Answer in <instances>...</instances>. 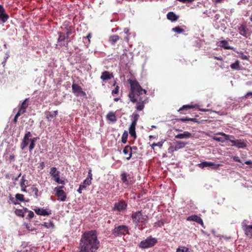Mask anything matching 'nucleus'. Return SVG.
<instances>
[{
  "instance_id": "12",
  "label": "nucleus",
  "mask_w": 252,
  "mask_h": 252,
  "mask_svg": "<svg viewBox=\"0 0 252 252\" xmlns=\"http://www.w3.org/2000/svg\"><path fill=\"white\" fill-rule=\"evenodd\" d=\"M239 33L242 36L248 38L251 35L250 30L248 29L246 25L241 24L238 28Z\"/></svg>"
},
{
  "instance_id": "44",
  "label": "nucleus",
  "mask_w": 252,
  "mask_h": 252,
  "mask_svg": "<svg viewBox=\"0 0 252 252\" xmlns=\"http://www.w3.org/2000/svg\"><path fill=\"white\" fill-rule=\"evenodd\" d=\"M164 225V222L162 220H158L156 222L154 223V227H162V226H163Z\"/></svg>"
},
{
  "instance_id": "15",
  "label": "nucleus",
  "mask_w": 252,
  "mask_h": 252,
  "mask_svg": "<svg viewBox=\"0 0 252 252\" xmlns=\"http://www.w3.org/2000/svg\"><path fill=\"white\" fill-rule=\"evenodd\" d=\"M34 211L35 213L37 215L43 216H49V215H51L52 213L51 211L50 210L44 209L43 208L40 209V208H36L34 209Z\"/></svg>"
},
{
  "instance_id": "45",
  "label": "nucleus",
  "mask_w": 252,
  "mask_h": 252,
  "mask_svg": "<svg viewBox=\"0 0 252 252\" xmlns=\"http://www.w3.org/2000/svg\"><path fill=\"white\" fill-rule=\"evenodd\" d=\"M230 67L233 69H235V70L241 69L240 64H231Z\"/></svg>"
},
{
  "instance_id": "21",
  "label": "nucleus",
  "mask_w": 252,
  "mask_h": 252,
  "mask_svg": "<svg viewBox=\"0 0 252 252\" xmlns=\"http://www.w3.org/2000/svg\"><path fill=\"white\" fill-rule=\"evenodd\" d=\"M243 228L247 236L252 237V225L246 224L243 226Z\"/></svg>"
},
{
  "instance_id": "43",
  "label": "nucleus",
  "mask_w": 252,
  "mask_h": 252,
  "mask_svg": "<svg viewBox=\"0 0 252 252\" xmlns=\"http://www.w3.org/2000/svg\"><path fill=\"white\" fill-rule=\"evenodd\" d=\"M139 115L138 114H133L132 121L131 123L137 124V122L139 119Z\"/></svg>"
},
{
  "instance_id": "23",
  "label": "nucleus",
  "mask_w": 252,
  "mask_h": 252,
  "mask_svg": "<svg viewBox=\"0 0 252 252\" xmlns=\"http://www.w3.org/2000/svg\"><path fill=\"white\" fill-rule=\"evenodd\" d=\"M198 107V105L195 104H188V105H184L182 107L179 108L178 110V112H181L184 110H188L189 109L197 108Z\"/></svg>"
},
{
  "instance_id": "60",
  "label": "nucleus",
  "mask_w": 252,
  "mask_h": 252,
  "mask_svg": "<svg viewBox=\"0 0 252 252\" xmlns=\"http://www.w3.org/2000/svg\"><path fill=\"white\" fill-rule=\"evenodd\" d=\"M9 158L11 161H14L15 159V156L13 154H11L10 155Z\"/></svg>"
},
{
  "instance_id": "39",
  "label": "nucleus",
  "mask_w": 252,
  "mask_h": 252,
  "mask_svg": "<svg viewBox=\"0 0 252 252\" xmlns=\"http://www.w3.org/2000/svg\"><path fill=\"white\" fill-rule=\"evenodd\" d=\"M15 214L19 217L23 218L24 217V212L22 209H16L15 211Z\"/></svg>"
},
{
  "instance_id": "51",
  "label": "nucleus",
  "mask_w": 252,
  "mask_h": 252,
  "mask_svg": "<svg viewBox=\"0 0 252 252\" xmlns=\"http://www.w3.org/2000/svg\"><path fill=\"white\" fill-rule=\"evenodd\" d=\"M124 32L126 34V37L125 38V40L127 42H128L129 41V37H128V30L127 29H125Z\"/></svg>"
},
{
  "instance_id": "49",
  "label": "nucleus",
  "mask_w": 252,
  "mask_h": 252,
  "mask_svg": "<svg viewBox=\"0 0 252 252\" xmlns=\"http://www.w3.org/2000/svg\"><path fill=\"white\" fill-rule=\"evenodd\" d=\"M239 56L241 59L243 60H248L249 59V57L247 56V55H244L243 53H241L240 54H239Z\"/></svg>"
},
{
  "instance_id": "3",
  "label": "nucleus",
  "mask_w": 252,
  "mask_h": 252,
  "mask_svg": "<svg viewBox=\"0 0 252 252\" xmlns=\"http://www.w3.org/2000/svg\"><path fill=\"white\" fill-rule=\"evenodd\" d=\"M132 221L137 226L139 223L141 225H145L147 221V216L144 215L142 213V210L133 212L131 217Z\"/></svg>"
},
{
  "instance_id": "41",
  "label": "nucleus",
  "mask_w": 252,
  "mask_h": 252,
  "mask_svg": "<svg viewBox=\"0 0 252 252\" xmlns=\"http://www.w3.org/2000/svg\"><path fill=\"white\" fill-rule=\"evenodd\" d=\"M172 31L174 32H176L178 33H181L184 32V30L182 29L179 26L175 27V28L172 29Z\"/></svg>"
},
{
  "instance_id": "6",
  "label": "nucleus",
  "mask_w": 252,
  "mask_h": 252,
  "mask_svg": "<svg viewBox=\"0 0 252 252\" xmlns=\"http://www.w3.org/2000/svg\"><path fill=\"white\" fill-rule=\"evenodd\" d=\"M49 173L56 182L58 184H64V181L60 179V172L56 167H52L50 169Z\"/></svg>"
},
{
  "instance_id": "38",
  "label": "nucleus",
  "mask_w": 252,
  "mask_h": 252,
  "mask_svg": "<svg viewBox=\"0 0 252 252\" xmlns=\"http://www.w3.org/2000/svg\"><path fill=\"white\" fill-rule=\"evenodd\" d=\"M163 143H164V141H161L157 143H153L151 145V147H152V149H153L154 150H155V148H154L155 146H156V147L158 146L160 148H161Z\"/></svg>"
},
{
  "instance_id": "32",
  "label": "nucleus",
  "mask_w": 252,
  "mask_h": 252,
  "mask_svg": "<svg viewBox=\"0 0 252 252\" xmlns=\"http://www.w3.org/2000/svg\"><path fill=\"white\" fill-rule=\"evenodd\" d=\"M120 39V37L117 35H111L109 38V41L112 45L115 43Z\"/></svg>"
},
{
  "instance_id": "56",
  "label": "nucleus",
  "mask_w": 252,
  "mask_h": 252,
  "mask_svg": "<svg viewBox=\"0 0 252 252\" xmlns=\"http://www.w3.org/2000/svg\"><path fill=\"white\" fill-rule=\"evenodd\" d=\"M20 115H20L19 113H17L16 114V115H15V117H14V119H13V122H14V123L16 124V123H17L18 118Z\"/></svg>"
},
{
  "instance_id": "10",
  "label": "nucleus",
  "mask_w": 252,
  "mask_h": 252,
  "mask_svg": "<svg viewBox=\"0 0 252 252\" xmlns=\"http://www.w3.org/2000/svg\"><path fill=\"white\" fill-rule=\"evenodd\" d=\"M72 92L76 96H86V94L83 91L82 88L77 84L72 85Z\"/></svg>"
},
{
  "instance_id": "18",
  "label": "nucleus",
  "mask_w": 252,
  "mask_h": 252,
  "mask_svg": "<svg viewBox=\"0 0 252 252\" xmlns=\"http://www.w3.org/2000/svg\"><path fill=\"white\" fill-rule=\"evenodd\" d=\"M56 195L58 197V200L64 201L66 198L65 192L63 189H57Z\"/></svg>"
},
{
  "instance_id": "16",
  "label": "nucleus",
  "mask_w": 252,
  "mask_h": 252,
  "mask_svg": "<svg viewBox=\"0 0 252 252\" xmlns=\"http://www.w3.org/2000/svg\"><path fill=\"white\" fill-rule=\"evenodd\" d=\"M9 18V15L5 13L3 6L0 4V19L2 23H5Z\"/></svg>"
},
{
  "instance_id": "9",
  "label": "nucleus",
  "mask_w": 252,
  "mask_h": 252,
  "mask_svg": "<svg viewBox=\"0 0 252 252\" xmlns=\"http://www.w3.org/2000/svg\"><path fill=\"white\" fill-rule=\"evenodd\" d=\"M58 33L59 34V37L58 39V44H56V47L58 48V46H67L68 44V41L67 40L65 41L66 36L65 34L61 32H59Z\"/></svg>"
},
{
  "instance_id": "64",
  "label": "nucleus",
  "mask_w": 252,
  "mask_h": 252,
  "mask_svg": "<svg viewBox=\"0 0 252 252\" xmlns=\"http://www.w3.org/2000/svg\"><path fill=\"white\" fill-rule=\"evenodd\" d=\"M10 200L12 203H13L14 205L19 204V203L17 202L16 200H14L13 198H11Z\"/></svg>"
},
{
  "instance_id": "34",
  "label": "nucleus",
  "mask_w": 252,
  "mask_h": 252,
  "mask_svg": "<svg viewBox=\"0 0 252 252\" xmlns=\"http://www.w3.org/2000/svg\"><path fill=\"white\" fill-rule=\"evenodd\" d=\"M92 179V170L90 169L88 172V177H87L84 181V184L90 185L91 184Z\"/></svg>"
},
{
  "instance_id": "58",
  "label": "nucleus",
  "mask_w": 252,
  "mask_h": 252,
  "mask_svg": "<svg viewBox=\"0 0 252 252\" xmlns=\"http://www.w3.org/2000/svg\"><path fill=\"white\" fill-rule=\"evenodd\" d=\"M233 159L234 161H235L236 162H241V163L242 162L238 157H237V156L233 157Z\"/></svg>"
},
{
  "instance_id": "11",
  "label": "nucleus",
  "mask_w": 252,
  "mask_h": 252,
  "mask_svg": "<svg viewBox=\"0 0 252 252\" xmlns=\"http://www.w3.org/2000/svg\"><path fill=\"white\" fill-rule=\"evenodd\" d=\"M133 55L131 52H126L124 53L120 57L121 63H129L132 61Z\"/></svg>"
},
{
  "instance_id": "8",
  "label": "nucleus",
  "mask_w": 252,
  "mask_h": 252,
  "mask_svg": "<svg viewBox=\"0 0 252 252\" xmlns=\"http://www.w3.org/2000/svg\"><path fill=\"white\" fill-rule=\"evenodd\" d=\"M229 138H234V136L227 135L222 132L216 133L213 137V139L218 142H224L226 140L229 139Z\"/></svg>"
},
{
  "instance_id": "14",
  "label": "nucleus",
  "mask_w": 252,
  "mask_h": 252,
  "mask_svg": "<svg viewBox=\"0 0 252 252\" xmlns=\"http://www.w3.org/2000/svg\"><path fill=\"white\" fill-rule=\"evenodd\" d=\"M220 166V164H215L213 162L203 161L199 164V167L204 168L207 167H211L213 169H217Z\"/></svg>"
},
{
  "instance_id": "33",
  "label": "nucleus",
  "mask_w": 252,
  "mask_h": 252,
  "mask_svg": "<svg viewBox=\"0 0 252 252\" xmlns=\"http://www.w3.org/2000/svg\"><path fill=\"white\" fill-rule=\"evenodd\" d=\"M31 192L34 193V197L35 198H38L39 196L38 189L36 187V186L33 185L30 188Z\"/></svg>"
},
{
  "instance_id": "5",
  "label": "nucleus",
  "mask_w": 252,
  "mask_h": 252,
  "mask_svg": "<svg viewBox=\"0 0 252 252\" xmlns=\"http://www.w3.org/2000/svg\"><path fill=\"white\" fill-rule=\"evenodd\" d=\"M157 242V239L150 236L147 237L146 239L141 241L139 246L141 248L146 249L153 247Z\"/></svg>"
},
{
  "instance_id": "55",
  "label": "nucleus",
  "mask_w": 252,
  "mask_h": 252,
  "mask_svg": "<svg viewBox=\"0 0 252 252\" xmlns=\"http://www.w3.org/2000/svg\"><path fill=\"white\" fill-rule=\"evenodd\" d=\"M24 137L31 139L30 137H32V134H31V132L30 131L27 132L25 133Z\"/></svg>"
},
{
  "instance_id": "62",
  "label": "nucleus",
  "mask_w": 252,
  "mask_h": 252,
  "mask_svg": "<svg viewBox=\"0 0 252 252\" xmlns=\"http://www.w3.org/2000/svg\"><path fill=\"white\" fill-rule=\"evenodd\" d=\"M250 95H252V92H248L244 96L245 98H248V97Z\"/></svg>"
},
{
  "instance_id": "61",
  "label": "nucleus",
  "mask_w": 252,
  "mask_h": 252,
  "mask_svg": "<svg viewBox=\"0 0 252 252\" xmlns=\"http://www.w3.org/2000/svg\"><path fill=\"white\" fill-rule=\"evenodd\" d=\"M179 121L182 122H186L187 121H189V118H181L179 119Z\"/></svg>"
},
{
  "instance_id": "29",
  "label": "nucleus",
  "mask_w": 252,
  "mask_h": 252,
  "mask_svg": "<svg viewBox=\"0 0 252 252\" xmlns=\"http://www.w3.org/2000/svg\"><path fill=\"white\" fill-rule=\"evenodd\" d=\"M235 146L238 148H244L247 147V144L244 141L241 139H238L236 140V143Z\"/></svg>"
},
{
  "instance_id": "19",
  "label": "nucleus",
  "mask_w": 252,
  "mask_h": 252,
  "mask_svg": "<svg viewBox=\"0 0 252 252\" xmlns=\"http://www.w3.org/2000/svg\"><path fill=\"white\" fill-rule=\"evenodd\" d=\"M28 99V98H26L19 106V110L17 113H19L20 115L26 112V109L28 107V104L27 103Z\"/></svg>"
},
{
  "instance_id": "24",
  "label": "nucleus",
  "mask_w": 252,
  "mask_h": 252,
  "mask_svg": "<svg viewBox=\"0 0 252 252\" xmlns=\"http://www.w3.org/2000/svg\"><path fill=\"white\" fill-rule=\"evenodd\" d=\"M167 18L172 22H174L178 20L179 16L176 15L173 12H169L167 14Z\"/></svg>"
},
{
  "instance_id": "2",
  "label": "nucleus",
  "mask_w": 252,
  "mask_h": 252,
  "mask_svg": "<svg viewBox=\"0 0 252 252\" xmlns=\"http://www.w3.org/2000/svg\"><path fill=\"white\" fill-rule=\"evenodd\" d=\"M99 241L94 230L85 232L82 235L77 252H97Z\"/></svg>"
},
{
  "instance_id": "26",
  "label": "nucleus",
  "mask_w": 252,
  "mask_h": 252,
  "mask_svg": "<svg viewBox=\"0 0 252 252\" xmlns=\"http://www.w3.org/2000/svg\"><path fill=\"white\" fill-rule=\"evenodd\" d=\"M219 46L220 47L224 48V49L231 50L233 49V47L229 46V43L226 40H221L219 42Z\"/></svg>"
},
{
  "instance_id": "1",
  "label": "nucleus",
  "mask_w": 252,
  "mask_h": 252,
  "mask_svg": "<svg viewBox=\"0 0 252 252\" xmlns=\"http://www.w3.org/2000/svg\"><path fill=\"white\" fill-rule=\"evenodd\" d=\"M130 91L128 97L131 102L137 103L136 109L138 111H142L145 105L148 102V97L146 96L147 91L143 89L136 80L129 79Z\"/></svg>"
},
{
  "instance_id": "31",
  "label": "nucleus",
  "mask_w": 252,
  "mask_h": 252,
  "mask_svg": "<svg viewBox=\"0 0 252 252\" xmlns=\"http://www.w3.org/2000/svg\"><path fill=\"white\" fill-rule=\"evenodd\" d=\"M113 77L112 74H110L108 71H104L100 77V78L103 80H107L111 79Z\"/></svg>"
},
{
  "instance_id": "28",
  "label": "nucleus",
  "mask_w": 252,
  "mask_h": 252,
  "mask_svg": "<svg viewBox=\"0 0 252 252\" xmlns=\"http://www.w3.org/2000/svg\"><path fill=\"white\" fill-rule=\"evenodd\" d=\"M30 139L24 137L21 143L20 147L22 150H24L28 145Z\"/></svg>"
},
{
  "instance_id": "13",
  "label": "nucleus",
  "mask_w": 252,
  "mask_h": 252,
  "mask_svg": "<svg viewBox=\"0 0 252 252\" xmlns=\"http://www.w3.org/2000/svg\"><path fill=\"white\" fill-rule=\"evenodd\" d=\"M127 203L125 201H121L114 204V211H122L126 209Z\"/></svg>"
},
{
  "instance_id": "4",
  "label": "nucleus",
  "mask_w": 252,
  "mask_h": 252,
  "mask_svg": "<svg viewBox=\"0 0 252 252\" xmlns=\"http://www.w3.org/2000/svg\"><path fill=\"white\" fill-rule=\"evenodd\" d=\"M112 234L116 237H121L129 234L128 227L125 225L115 226L112 230Z\"/></svg>"
},
{
  "instance_id": "36",
  "label": "nucleus",
  "mask_w": 252,
  "mask_h": 252,
  "mask_svg": "<svg viewBox=\"0 0 252 252\" xmlns=\"http://www.w3.org/2000/svg\"><path fill=\"white\" fill-rule=\"evenodd\" d=\"M28 181L27 180H26V175H24L22 177V178L21 179V181H20V187H27V184H28Z\"/></svg>"
},
{
  "instance_id": "35",
  "label": "nucleus",
  "mask_w": 252,
  "mask_h": 252,
  "mask_svg": "<svg viewBox=\"0 0 252 252\" xmlns=\"http://www.w3.org/2000/svg\"><path fill=\"white\" fill-rule=\"evenodd\" d=\"M108 120L112 122H115L117 121V118L114 113L112 112H109L106 116Z\"/></svg>"
},
{
  "instance_id": "54",
  "label": "nucleus",
  "mask_w": 252,
  "mask_h": 252,
  "mask_svg": "<svg viewBox=\"0 0 252 252\" xmlns=\"http://www.w3.org/2000/svg\"><path fill=\"white\" fill-rule=\"evenodd\" d=\"M45 167V163L44 162H41L40 163H39V166H38V168H40V169H44Z\"/></svg>"
},
{
  "instance_id": "25",
  "label": "nucleus",
  "mask_w": 252,
  "mask_h": 252,
  "mask_svg": "<svg viewBox=\"0 0 252 252\" xmlns=\"http://www.w3.org/2000/svg\"><path fill=\"white\" fill-rule=\"evenodd\" d=\"M136 124L131 123L129 128V133L130 135L134 139L136 138V134L135 132V126Z\"/></svg>"
},
{
  "instance_id": "7",
  "label": "nucleus",
  "mask_w": 252,
  "mask_h": 252,
  "mask_svg": "<svg viewBox=\"0 0 252 252\" xmlns=\"http://www.w3.org/2000/svg\"><path fill=\"white\" fill-rule=\"evenodd\" d=\"M121 180L123 184L126 186L132 185L134 183V177L132 175L123 172L121 175Z\"/></svg>"
},
{
  "instance_id": "22",
  "label": "nucleus",
  "mask_w": 252,
  "mask_h": 252,
  "mask_svg": "<svg viewBox=\"0 0 252 252\" xmlns=\"http://www.w3.org/2000/svg\"><path fill=\"white\" fill-rule=\"evenodd\" d=\"M191 136V134L188 131H184L183 133H180L175 136L177 139L189 138Z\"/></svg>"
},
{
  "instance_id": "46",
  "label": "nucleus",
  "mask_w": 252,
  "mask_h": 252,
  "mask_svg": "<svg viewBox=\"0 0 252 252\" xmlns=\"http://www.w3.org/2000/svg\"><path fill=\"white\" fill-rule=\"evenodd\" d=\"M73 30L74 28L73 27H72L71 28H69V30L66 32L65 33L67 37H68L69 35H70L72 34Z\"/></svg>"
},
{
  "instance_id": "17",
  "label": "nucleus",
  "mask_w": 252,
  "mask_h": 252,
  "mask_svg": "<svg viewBox=\"0 0 252 252\" xmlns=\"http://www.w3.org/2000/svg\"><path fill=\"white\" fill-rule=\"evenodd\" d=\"M187 220L188 221H193L195 222H196L197 223L201 224V225H203V221L202 220V219L197 215H192L188 217L187 218Z\"/></svg>"
},
{
  "instance_id": "40",
  "label": "nucleus",
  "mask_w": 252,
  "mask_h": 252,
  "mask_svg": "<svg viewBox=\"0 0 252 252\" xmlns=\"http://www.w3.org/2000/svg\"><path fill=\"white\" fill-rule=\"evenodd\" d=\"M128 137V133L126 131H125L122 136V142L123 143H126L127 141Z\"/></svg>"
},
{
  "instance_id": "37",
  "label": "nucleus",
  "mask_w": 252,
  "mask_h": 252,
  "mask_svg": "<svg viewBox=\"0 0 252 252\" xmlns=\"http://www.w3.org/2000/svg\"><path fill=\"white\" fill-rule=\"evenodd\" d=\"M176 252H189V249L185 246H180L177 249Z\"/></svg>"
},
{
  "instance_id": "42",
  "label": "nucleus",
  "mask_w": 252,
  "mask_h": 252,
  "mask_svg": "<svg viewBox=\"0 0 252 252\" xmlns=\"http://www.w3.org/2000/svg\"><path fill=\"white\" fill-rule=\"evenodd\" d=\"M15 198L16 200H19L20 201H25L24 200V195L22 194L17 193L15 195Z\"/></svg>"
},
{
  "instance_id": "50",
  "label": "nucleus",
  "mask_w": 252,
  "mask_h": 252,
  "mask_svg": "<svg viewBox=\"0 0 252 252\" xmlns=\"http://www.w3.org/2000/svg\"><path fill=\"white\" fill-rule=\"evenodd\" d=\"M86 189V186H84V185H80L79 186V189H77V191L78 192H79V193H82V190H83V189Z\"/></svg>"
},
{
  "instance_id": "52",
  "label": "nucleus",
  "mask_w": 252,
  "mask_h": 252,
  "mask_svg": "<svg viewBox=\"0 0 252 252\" xmlns=\"http://www.w3.org/2000/svg\"><path fill=\"white\" fill-rule=\"evenodd\" d=\"M35 144L34 142H30V144L29 146V151H32L35 147Z\"/></svg>"
},
{
  "instance_id": "20",
  "label": "nucleus",
  "mask_w": 252,
  "mask_h": 252,
  "mask_svg": "<svg viewBox=\"0 0 252 252\" xmlns=\"http://www.w3.org/2000/svg\"><path fill=\"white\" fill-rule=\"evenodd\" d=\"M58 114L57 110L52 112L47 111L45 112L46 117L48 121H51L52 120L56 118Z\"/></svg>"
},
{
  "instance_id": "59",
  "label": "nucleus",
  "mask_w": 252,
  "mask_h": 252,
  "mask_svg": "<svg viewBox=\"0 0 252 252\" xmlns=\"http://www.w3.org/2000/svg\"><path fill=\"white\" fill-rule=\"evenodd\" d=\"M231 138H229V139H228V140H229L232 143V146H235L236 143V140L231 139Z\"/></svg>"
},
{
  "instance_id": "47",
  "label": "nucleus",
  "mask_w": 252,
  "mask_h": 252,
  "mask_svg": "<svg viewBox=\"0 0 252 252\" xmlns=\"http://www.w3.org/2000/svg\"><path fill=\"white\" fill-rule=\"evenodd\" d=\"M119 91V87L118 86H116V87L115 88V89L112 90V95H114L115 94H118Z\"/></svg>"
},
{
  "instance_id": "53",
  "label": "nucleus",
  "mask_w": 252,
  "mask_h": 252,
  "mask_svg": "<svg viewBox=\"0 0 252 252\" xmlns=\"http://www.w3.org/2000/svg\"><path fill=\"white\" fill-rule=\"evenodd\" d=\"M28 217L30 218V219H32L34 217V214L33 213V212L32 211H29V212H28Z\"/></svg>"
},
{
  "instance_id": "30",
  "label": "nucleus",
  "mask_w": 252,
  "mask_h": 252,
  "mask_svg": "<svg viewBox=\"0 0 252 252\" xmlns=\"http://www.w3.org/2000/svg\"><path fill=\"white\" fill-rule=\"evenodd\" d=\"M186 144H187V143L184 142H182V141H176L175 142L174 150L175 151H177L180 149L183 148L186 145Z\"/></svg>"
},
{
  "instance_id": "48",
  "label": "nucleus",
  "mask_w": 252,
  "mask_h": 252,
  "mask_svg": "<svg viewBox=\"0 0 252 252\" xmlns=\"http://www.w3.org/2000/svg\"><path fill=\"white\" fill-rule=\"evenodd\" d=\"M43 225L47 228H49L50 226L54 227V226L53 222H50L49 223L45 222H44Z\"/></svg>"
},
{
  "instance_id": "63",
  "label": "nucleus",
  "mask_w": 252,
  "mask_h": 252,
  "mask_svg": "<svg viewBox=\"0 0 252 252\" xmlns=\"http://www.w3.org/2000/svg\"><path fill=\"white\" fill-rule=\"evenodd\" d=\"M38 137H33L32 138H31L30 139V142H34L35 143V142L38 139Z\"/></svg>"
},
{
  "instance_id": "27",
  "label": "nucleus",
  "mask_w": 252,
  "mask_h": 252,
  "mask_svg": "<svg viewBox=\"0 0 252 252\" xmlns=\"http://www.w3.org/2000/svg\"><path fill=\"white\" fill-rule=\"evenodd\" d=\"M123 153L125 155L129 154V156L126 158V159L129 160L132 156L131 147L128 145L126 146L123 150Z\"/></svg>"
},
{
  "instance_id": "57",
  "label": "nucleus",
  "mask_w": 252,
  "mask_h": 252,
  "mask_svg": "<svg viewBox=\"0 0 252 252\" xmlns=\"http://www.w3.org/2000/svg\"><path fill=\"white\" fill-rule=\"evenodd\" d=\"M72 27V26L69 25H66L64 28H63V29L64 31L66 32L69 30V28H71Z\"/></svg>"
}]
</instances>
